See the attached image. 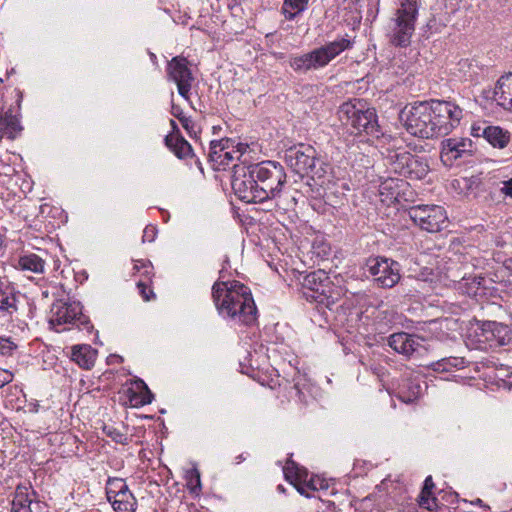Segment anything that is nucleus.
Wrapping results in <instances>:
<instances>
[{"label":"nucleus","mask_w":512,"mask_h":512,"mask_svg":"<svg viewBox=\"0 0 512 512\" xmlns=\"http://www.w3.org/2000/svg\"><path fill=\"white\" fill-rule=\"evenodd\" d=\"M284 475L286 480L290 481L291 483L294 480H300L302 475V469L292 460H288L286 462V465L284 466Z\"/></svg>","instance_id":"nucleus-36"},{"label":"nucleus","mask_w":512,"mask_h":512,"mask_svg":"<svg viewBox=\"0 0 512 512\" xmlns=\"http://www.w3.org/2000/svg\"><path fill=\"white\" fill-rule=\"evenodd\" d=\"M463 364V358L448 357L433 362L430 366L436 372H448L451 368H458Z\"/></svg>","instance_id":"nucleus-32"},{"label":"nucleus","mask_w":512,"mask_h":512,"mask_svg":"<svg viewBox=\"0 0 512 512\" xmlns=\"http://www.w3.org/2000/svg\"><path fill=\"white\" fill-rule=\"evenodd\" d=\"M477 130H478V129H477L475 126H473V127H472V131H473V135H474V136H478V134H477V133H475Z\"/></svg>","instance_id":"nucleus-54"},{"label":"nucleus","mask_w":512,"mask_h":512,"mask_svg":"<svg viewBox=\"0 0 512 512\" xmlns=\"http://www.w3.org/2000/svg\"><path fill=\"white\" fill-rule=\"evenodd\" d=\"M21 130L19 120L12 114L11 109L0 117V141L4 137L14 139Z\"/></svg>","instance_id":"nucleus-25"},{"label":"nucleus","mask_w":512,"mask_h":512,"mask_svg":"<svg viewBox=\"0 0 512 512\" xmlns=\"http://www.w3.org/2000/svg\"><path fill=\"white\" fill-rule=\"evenodd\" d=\"M287 166L300 177H308L313 183L310 186H319L329 189L332 184L330 165L318 157V153L311 145L300 143L285 151Z\"/></svg>","instance_id":"nucleus-3"},{"label":"nucleus","mask_w":512,"mask_h":512,"mask_svg":"<svg viewBox=\"0 0 512 512\" xmlns=\"http://www.w3.org/2000/svg\"><path fill=\"white\" fill-rule=\"evenodd\" d=\"M13 381V374L6 370L0 368V388L4 387L6 384Z\"/></svg>","instance_id":"nucleus-46"},{"label":"nucleus","mask_w":512,"mask_h":512,"mask_svg":"<svg viewBox=\"0 0 512 512\" xmlns=\"http://www.w3.org/2000/svg\"><path fill=\"white\" fill-rule=\"evenodd\" d=\"M188 64V60L183 56L173 57L167 64L168 79L177 84L178 93L185 100H189L192 81L194 80Z\"/></svg>","instance_id":"nucleus-14"},{"label":"nucleus","mask_w":512,"mask_h":512,"mask_svg":"<svg viewBox=\"0 0 512 512\" xmlns=\"http://www.w3.org/2000/svg\"><path fill=\"white\" fill-rule=\"evenodd\" d=\"M212 297L219 314L245 325L256 321L257 308L250 289L239 281H217Z\"/></svg>","instance_id":"nucleus-2"},{"label":"nucleus","mask_w":512,"mask_h":512,"mask_svg":"<svg viewBox=\"0 0 512 512\" xmlns=\"http://www.w3.org/2000/svg\"><path fill=\"white\" fill-rule=\"evenodd\" d=\"M137 287L139 289V293L141 294L145 301H149L151 298L155 296L153 291L148 289L144 282L139 281L137 283Z\"/></svg>","instance_id":"nucleus-43"},{"label":"nucleus","mask_w":512,"mask_h":512,"mask_svg":"<svg viewBox=\"0 0 512 512\" xmlns=\"http://www.w3.org/2000/svg\"><path fill=\"white\" fill-rule=\"evenodd\" d=\"M171 113L174 117H176L178 120H180L181 116H185L183 114V111L181 109L180 106L176 105V104H172V107H171Z\"/></svg>","instance_id":"nucleus-48"},{"label":"nucleus","mask_w":512,"mask_h":512,"mask_svg":"<svg viewBox=\"0 0 512 512\" xmlns=\"http://www.w3.org/2000/svg\"><path fill=\"white\" fill-rule=\"evenodd\" d=\"M165 145L179 158L192 156V147L181 135L169 134L165 137Z\"/></svg>","instance_id":"nucleus-24"},{"label":"nucleus","mask_w":512,"mask_h":512,"mask_svg":"<svg viewBox=\"0 0 512 512\" xmlns=\"http://www.w3.org/2000/svg\"><path fill=\"white\" fill-rule=\"evenodd\" d=\"M340 120L354 129L355 133H366L379 138L384 136L378 123L375 108L370 107L361 99H354L343 103L338 111Z\"/></svg>","instance_id":"nucleus-4"},{"label":"nucleus","mask_w":512,"mask_h":512,"mask_svg":"<svg viewBox=\"0 0 512 512\" xmlns=\"http://www.w3.org/2000/svg\"><path fill=\"white\" fill-rule=\"evenodd\" d=\"M3 244V240H2V237L0 236V247L2 246Z\"/></svg>","instance_id":"nucleus-57"},{"label":"nucleus","mask_w":512,"mask_h":512,"mask_svg":"<svg viewBox=\"0 0 512 512\" xmlns=\"http://www.w3.org/2000/svg\"><path fill=\"white\" fill-rule=\"evenodd\" d=\"M112 504L113 509L116 512H135L137 506V500L134 495L128 491L120 493L117 498H113L109 501Z\"/></svg>","instance_id":"nucleus-27"},{"label":"nucleus","mask_w":512,"mask_h":512,"mask_svg":"<svg viewBox=\"0 0 512 512\" xmlns=\"http://www.w3.org/2000/svg\"><path fill=\"white\" fill-rule=\"evenodd\" d=\"M45 260L35 253H24L19 256L16 269L42 274L45 271Z\"/></svg>","instance_id":"nucleus-22"},{"label":"nucleus","mask_w":512,"mask_h":512,"mask_svg":"<svg viewBox=\"0 0 512 512\" xmlns=\"http://www.w3.org/2000/svg\"><path fill=\"white\" fill-rule=\"evenodd\" d=\"M491 372L494 373L493 384L495 385V387L496 388H506L508 385L506 382V378L509 377V374H510L509 368L502 364L497 366L494 363V370H491Z\"/></svg>","instance_id":"nucleus-35"},{"label":"nucleus","mask_w":512,"mask_h":512,"mask_svg":"<svg viewBox=\"0 0 512 512\" xmlns=\"http://www.w3.org/2000/svg\"><path fill=\"white\" fill-rule=\"evenodd\" d=\"M510 341V329L497 321H482V351L502 347Z\"/></svg>","instance_id":"nucleus-15"},{"label":"nucleus","mask_w":512,"mask_h":512,"mask_svg":"<svg viewBox=\"0 0 512 512\" xmlns=\"http://www.w3.org/2000/svg\"><path fill=\"white\" fill-rule=\"evenodd\" d=\"M179 121L182 124L183 128L186 129L188 132H190L194 126L193 121L189 117L181 116Z\"/></svg>","instance_id":"nucleus-47"},{"label":"nucleus","mask_w":512,"mask_h":512,"mask_svg":"<svg viewBox=\"0 0 512 512\" xmlns=\"http://www.w3.org/2000/svg\"><path fill=\"white\" fill-rule=\"evenodd\" d=\"M482 97L494 100L505 110L512 111V73L501 76L494 89L482 90Z\"/></svg>","instance_id":"nucleus-17"},{"label":"nucleus","mask_w":512,"mask_h":512,"mask_svg":"<svg viewBox=\"0 0 512 512\" xmlns=\"http://www.w3.org/2000/svg\"><path fill=\"white\" fill-rule=\"evenodd\" d=\"M477 145L469 138H449L442 141L440 158L445 166H452L456 160L471 157Z\"/></svg>","instance_id":"nucleus-13"},{"label":"nucleus","mask_w":512,"mask_h":512,"mask_svg":"<svg viewBox=\"0 0 512 512\" xmlns=\"http://www.w3.org/2000/svg\"><path fill=\"white\" fill-rule=\"evenodd\" d=\"M157 230L154 226H147L143 231L142 241L152 242L155 239Z\"/></svg>","instance_id":"nucleus-44"},{"label":"nucleus","mask_w":512,"mask_h":512,"mask_svg":"<svg viewBox=\"0 0 512 512\" xmlns=\"http://www.w3.org/2000/svg\"><path fill=\"white\" fill-rule=\"evenodd\" d=\"M434 113L432 101H422L405 107L400 117L408 133L422 139H430L435 138V130L432 127Z\"/></svg>","instance_id":"nucleus-6"},{"label":"nucleus","mask_w":512,"mask_h":512,"mask_svg":"<svg viewBox=\"0 0 512 512\" xmlns=\"http://www.w3.org/2000/svg\"><path fill=\"white\" fill-rule=\"evenodd\" d=\"M410 219L422 230L429 233L440 232L448 225L445 209L439 205H417L408 211Z\"/></svg>","instance_id":"nucleus-9"},{"label":"nucleus","mask_w":512,"mask_h":512,"mask_svg":"<svg viewBox=\"0 0 512 512\" xmlns=\"http://www.w3.org/2000/svg\"><path fill=\"white\" fill-rule=\"evenodd\" d=\"M52 317L50 323L53 325L73 324L80 330L91 332L93 325L89 318L82 313L79 302H64L58 300L51 307Z\"/></svg>","instance_id":"nucleus-10"},{"label":"nucleus","mask_w":512,"mask_h":512,"mask_svg":"<svg viewBox=\"0 0 512 512\" xmlns=\"http://www.w3.org/2000/svg\"><path fill=\"white\" fill-rule=\"evenodd\" d=\"M352 42L346 38L336 39L317 47L310 52L290 59V67L298 73L319 70L326 67L343 51L351 48Z\"/></svg>","instance_id":"nucleus-5"},{"label":"nucleus","mask_w":512,"mask_h":512,"mask_svg":"<svg viewBox=\"0 0 512 512\" xmlns=\"http://www.w3.org/2000/svg\"><path fill=\"white\" fill-rule=\"evenodd\" d=\"M188 485L190 486L191 492H196L197 489H201L200 472L197 468H193L189 472Z\"/></svg>","instance_id":"nucleus-41"},{"label":"nucleus","mask_w":512,"mask_h":512,"mask_svg":"<svg viewBox=\"0 0 512 512\" xmlns=\"http://www.w3.org/2000/svg\"><path fill=\"white\" fill-rule=\"evenodd\" d=\"M134 269L138 270V269H139V266L136 264V265L134 266Z\"/></svg>","instance_id":"nucleus-58"},{"label":"nucleus","mask_w":512,"mask_h":512,"mask_svg":"<svg viewBox=\"0 0 512 512\" xmlns=\"http://www.w3.org/2000/svg\"><path fill=\"white\" fill-rule=\"evenodd\" d=\"M323 196H324L325 198H327V199L329 198V195H328V193H327V192H325Z\"/></svg>","instance_id":"nucleus-56"},{"label":"nucleus","mask_w":512,"mask_h":512,"mask_svg":"<svg viewBox=\"0 0 512 512\" xmlns=\"http://www.w3.org/2000/svg\"><path fill=\"white\" fill-rule=\"evenodd\" d=\"M418 15L416 0H404L393 18L390 42L398 47H407L415 31Z\"/></svg>","instance_id":"nucleus-8"},{"label":"nucleus","mask_w":512,"mask_h":512,"mask_svg":"<svg viewBox=\"0 0 512 512\" xmlns=\"http://www.w3.org/2000/svg\"><path fill=\"white\" fill-rule=\"evenodd\" d=\"M17 345L10 338L0 337V353L2 355H12Z\"/></svg>","instance_id":"nucleus-42"},{"label":"nucleus","mask_w":512,"mask_h":512,"mask_svg":"<svg viewBox=\"0 0 512 512\" xmlns=\"http://www.w3.org/2000/svg\"><path fill=\"white\" fill-rule=\"evenodd\" d=\"M143 388H144V394L142 396H138L136 393L133 392V396L130 397V401L133 402L135 400V406L138 405H147L150 404L153 400V394L147 387V385L142 382Z\"/></svg>","instance_id":"nucleus-38"},{"label":"nucleus","mask_w":512,"mask_h":512,"mask_svg":"<svg viewBox=\"0 0 512 512\" xmlns=\"http://www.w3.org/2000/svg\"><path fill=\"white\" fill-rule=\"evenodd\" d=\"M129 488L122 478L109 477L106 483V496L108 501L117 498L120 493L128 491Z\"/></svg>","instance_id":"nucleus-31"},{"label":"nucleus","mask_w":512,"mask_h":512,"mask_svg":"<svg viewBox=\"0 0 512 512\" xmlns=\"http://www.w3.org/2000/svg\"><path fill=\"white\" fill-rule=\"evenodd\" d=\"M96 357L97 350L88 344L74 345L71 348V360L83 369H91L95 364Z\"/></svg>","instance_id":"nucleus-20"},{"label":"nucleus","mask_w":512,"mask_h":512,"mask_svg":"<svg viewBox=\"0 0 512 512\" xmlns=\"http://www.w3.org/2000/svg\"><path fill=\"white\" fill-rule=\"evenodd\" d=\"M302 287L307 300L322 304L329 309L340 298L339 289L334 286L323 270H316L304 276Z\"/></svg>","instance_id":"nucleus-7"},{"label":"nucleus","mask_w":512,"mask_h":512,"mask_svg":"<svg viewBox=\"0 0 512 512\" xmlns=\"http://www.w3.org/2000/svg\"><path fill=\"white\" fill-rule=\"evenodd\" d=\"M18 294L7 278L0 277V313L13 315L18 311Z\"/></svg>","instance_id":"nucleus-19"},{"label":"nucleus","mask_w":512,"mask_h":512,"mask_svg":"<svg viewBox=\"0 0 512 512\" xmlns=\"http://www.w3.org/2000/svg\"><path fill=\"white\" fill-rule=\"evenodd\" d=\"M457 182L467 196H472L474 198L478 197L480 191V180L478 179V177H465L462 178L461 180H457Z\"/></svg>","instance_id":"nucleus-33"},{"label":"nucleus","mask_w":512,"mask_h":512,"mask_svg":"<svg viewBox=\"0 0 512 512\" xmlns=\"http://www.w3.org/2000/svg\"><path fill=\"white\" fill-rule=\"evenodd\" d=\"M387 163L391 166L395 173L403 176L408 160L406 156H410V152L401 149H387V153H383Z\"/></svg>","instance_id":"nucleus-26"},{"label":"nucleus","mask_w":512,"mask_h":512,"mask_svg":"<svg viewBox=\"0 0 512 512\" xmlns=\"http://www.w3.org/2000/svg\"><path fill=\"white\" fill-rule=\"evenodd\" d=\"M486 290H487V288L482 286V306H481V309L482 310H490V311H492L494 309L501 310V305L497 304L495 306V304H496L495 302L490 303V302L484 301V296L487 294Z\"/></svg>","instance_id":"nucleus-45"},{"label":"nucleus","mask_w":512,"mask_h":512,"mask_svg":"<svg viewBox=\"0 0 512 512\" xmlns=\"http://www.w3.org/2000/svg\"><path fill=\"white\" fill-rule=\"evenodd\" d=\"M367 271L376 276V281L383 288H392L400 280L399 264L384 257H370L366 260Z\"/></svg>","instance_id":"nucleus-12"},{"label":"nucleus","mask_w":512,"mask_h":512,"mask_svg":"<svg viewBox=\"0 0 512 512\" xmlns=\"http://www.w3.org/2000/svg\"><path fill=\"white\" fill-rule=\"evenodd\" d=\"M277 489H278L279 491H281V492H284V491H285V489H284V487H283L282 485H278Z\"/></svg>","instance_id":"nucleus-55"},{"label":"nucleus","mask_w":512,"mask_h":512,"mask_svg":"<svg viewBox=\"0 0 512 512\" xmlns=\"http://www.w3.org/2000/svg\"><path fill=\"white\" fill-rule=\"evenodd\" d=\"M234 148H236V150H234V155L239 154L238 157H240L246 151V149L248 148V145L243 144V143H238L236 146H234Z\"/></svg>","instance_id":"nucleus-49"},{"label":"nucleus","mask_w":512,"mask_h":512,"mask_svg":"<svg viewBox=\"0 0 512 512\" xmlns=\"http://www.w3.org/2000/svg\"><path fill=\"white\" fill-rule=\"evenodd\" d=\"M435 137L448 135L460 123L462 109L450 101L432 100Z\"/></svg>","instance_id":"nucleus-11"},{"label":"nucleus","mask_w":512,"mask_h":512,"mask_svg":"<svg viewBox=\"0 0 512 512\" xmlns=\"http://www.w3.org/2000/svg\"><path fill=\"white\" fill-rule=\"evenodd\" d=\"M286 172L276 161L233 166L232 189L235 195L247 203H272L280 207L285 194Z\"/></svg>","instance_id":"nucleus-1"},{"label":"nucleus","mask_w":512,"mask_h":512,"mask_svg":"<svg viewBox=\"0 0 512 512\" xmlns=\"http://www.w3.org/2000/svg\"><path fill=\"white\" fill-rule=\"evenodd\" d=\"M309 0H284L282 13L287 20H293L306 8Z\"/></svg>","instance_id":"nucleus-29"},{"label":"nucleus","mask_w":512,"mask_h":512,"mask_svg":"<svg viewBox=\"0 0 512 512\" xmlns=\"http://www.w3.org/2000/svg\"><path fill=\"white\" fill-rule=\"evenodd\" d=\"M434 488V483L431 476H428L424 481V487L422 489L420 495V506L433 510V507L436 506V498L432 496V489Z\"/></svg>","instance_id":"nucleus-30"},{"label":"nucleus","mask_w":512,"mask_h":512,"mask_svg":"<svg viewBox=\"0 0 512 512\" xmlns=\"http://www.w3.org/2000/svg\"><path fill=\"white\" fill-rule=\"evenodd\" d=\"M460 378L463 380L464 384L469 385V386L475 385V383H473V381L477 380L474 376L462 375V376H460Z\"/></svg>","instance_id":"nucleus-51"},{"label":"nucleus","mask_w":512,"mask_h":512,"mask_svg":"<svg viewBox=\"0 0 512 512\" xmlns=\"http://www.w3.org/2000/svg\"><path fill=\"white\" fill-rule=\"evenodd\" d=\"M491 370H494V362L489 360L484 362L482 360V381H484L487 388L493 389L495 387L493 384L494 373Z\"/></svg>","instance_id":"nucleus-37"},{"label":"nucleus","mask_w":512,"mask_h":512,"mask_svg":"<svg viewBox=\"0 0 512 512\" xmlns=\"http://www.w3.org/2000/svg\"><path fill=\"white\" fill-rule=\"evenodd\" d=\"M31 502L32 500L29 498L28 489L18 486L11 503V512H32L30 507Z\"/></svg>","instance_id":"nucleus-28"},{"label":"nucleus","mask_w":512,"mask_h":512,"mask_svg":"<svg viewBox=\"0 0 512 512\" xmlns=\"http://www.w3.org/2000/svg\"><path fill=\"white\" fill-rule=\"evenodd\" d=\"M482 137L494 148L503 149L510 142L509 131L500 126H487L482 130Z\"/></svg>","instance_id":"nucleus-21"},{"label":"nucleus","mask_w":512,"mask_h":512,"mask_svg":"<svg viewBox=\"0 0 512 512\" xmlns=\"http://www.w3.org/2000/svg\"><path fill=\"white\" fill-rule=\"evenodd\" d=\"M407 388L410 391L408 396L400 395V399L404 402H412L421 394V386L418 383L409 382Z\"/></svg>","instance_id":"nucleus-40"},{"label":"nucleus","mask_w":512,"mask_h":512,"mask_svg":"<svg viewBox=\"0 0 512 512\" xmlns=\"http://www.w3.org/2000/svg\"><path fill=\"white\" fill-rule=\"evenodd\" d=\"M245 458L243 457V455H239L236 457V460H237V463H240L241 461H243Z\"/></svg>","instance_id":"nucleus-53"},{"label":"nucleus","mask_w":512,"mask_h":512,"mask_svg":"<svg viewBox=\"0 0 512 512\" xmlns=\"http://www.w3.org/2000/svg\"><path fill=\"white\" fill-rule=\"evenodd\" d=\"M208 159L214 170H226L235 159L234 142L231 139L211 141Z\"/></svg>","instance_id":"nucleus-16"},{"label":"nucleus","mask_w":512,"mask_h":512,"mask_svg":"<svg viewBox=\"0 0 512 512\" xmlns=\"http://www.w3.org/2000/svg\"><path fill=\"white\" fill-rule=\"evenodd\" d=\"M406 158L409 160L403 176L415 180L425 178L429 172L428 164L422 158L413 154L406 156Z\"/></svg>","instance_id":"nucleus-23"},{"label":"nucleus","mask_w":512,"mask_h":512,"mask_svg":"<svg viewBox=\"0 0 512 512\" xmlns=\"http://www.w3.org/2000/svg\"><path fill=\"white\" fill-rule=\"evenodd\" d=\"M459 288L469 297L476 298L480 290V277L474 276L471 279L463 278Z\"/></svg>","instance_id":"nucleus-34"},{"label":"nucleus","mask_w":512,"mask_h":512,"mask_svg":"<svg viewBox=\"0 0 512 512\" xmlns=\"http://www.w3.org/2000/svg\"><path fill=\"white\" fill-rule=\"evenodd\" d=\"M420 337L405 332L394 333L388 337V345L397 353L411 356L417 352L421 344Z\"/></svg>","instance_id":"nucleus-18"},{"label":"nucleus","mask_w":512,"mask_h":512,"mask_svg":"<svg viewBox=\"0 0 512 512\" xmlns=\"http://www.w3.org/2000/svg\"><path fill=\"white\" fill-rule=\"evenodd\" d=\"M503 192L512 197V178L504 183Z\"/></svg>","instance_id":"nucleus-50"},{"label":"nucleus","mask_w":512,"mask_h":512,"mask_svg":"<svg viewBox=\"0 0 512 512\" xmlns=\"http://www.w3.org/2000/svg\"><path fill=\"white\" fill-rule=\"evenodd\" d=\"M170 124H171L173 130H177L178 131L177 124H176V122L174 120H170Z\"/></svg>","instance_id":"nucleus-52"},{"label":"nucleus","mask_w":512,"mask_h":512,"mask_svg":"<svg viewBox=\"0 0 512 512\" xmlns=\"http://www.w3.org/2000/svg\"><path fill=\"white\" fill-rule=\"evenodd\" d=\"M103 431L108 437H110L116 443H120L123 445L128 443L127 436L113 426H104Z\"/></svg>","instance_id":"nucleus-39"}]
</instances>
